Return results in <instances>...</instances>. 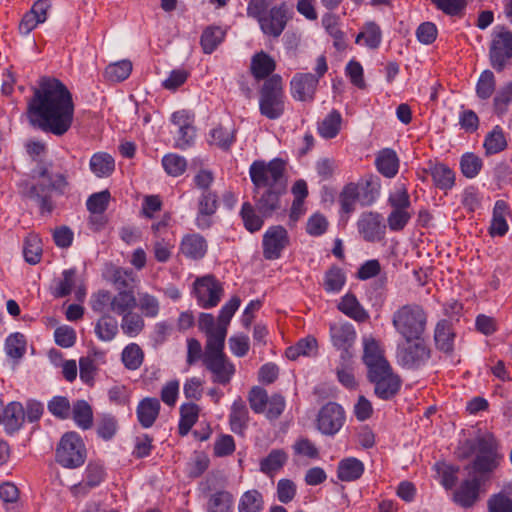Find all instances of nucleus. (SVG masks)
<instances>
[{
	"label": "nucleus",
	"instance_id": "61",
	"mask_svg": "<svg viewBox=\"0 0 512 512\" xmlns=\"http://www.w3.org/2000/svg\"><path fill=\"white\" fill-rule=\"evenodd\" d=\"M90 307L94 312L103 315L112 312V293L108 290H99L92 294Z\"/></svg>",
	"mask_w": 512,
	"mask_h": 512
},
{
	"label": "nucleus",
	"instance_id": "60",
	"mask_svg": "<svg viewBox=\"0 0 512 512\" xmlns=\"http://www.w3.org/2000/svg\"><path fill=\"white\" fill-rule=\"evenodd\" d=\"M488 512H512V497L506 491L492 494L487 500Z\"/></svg>",
	"mask_w": 512,
	"mask_h": 512
},
{
	"label": "nucleus",
	"instance_id": "25",
	"mask_svg": "<svg viewBox=\"0 0 512 512\" xmlns=\"http://www.w3.org/2000/svg\"><path fill=\"white\" fill-rule=\"evenodd\" d=\"M207 495L206 512H234V495L226 489H218Z\"/></svg>",
	"mask_w": 512,
	"mask_h": 512
},
{
	"label": "nucleus",
	"instance_id": "3",
	"mask_svg": "<svg viewBox=\"0 0 512 512\" xmlns=\"http://www.w3.org/2000/svg\"><path fill=\"white\" fill-rule=\"evenodd\" d=\"M67 186L68 181L64 174L59 173L53 177L43 163L32 170L29 178L17 184L20 196L34 201L39 206L41 214L51 213L54 210L52 194L63 195Z\"/></svg>",
	"mask_w": 512,
	"mask_h": 512
},
{
	"label": "nucleus",
	"instance_id": "21",
	"mask_svg": "<svg viewBox=\"0 0 512 512\" xmlns=\"http://www.w3.org/2000/svg\"><path fill=\"white\" fill-rule=\"evenodd\" d=\"M217 209V194L213 191L202 192L198 200V214L196 217L197 227L202 230L211 227V217L216 213Z\"/></svg>",
	"mask_w": 512,
	"mask_h": 512
},
{
	"label": "nucleus",
	"instance_id": "30",
	"mask_svg": "<svg viewBox=\"0 0 512 512\" xmlns=\"http://www.w3.org/2000/svg\"><path fill=\"white\" fill-rule=\"evenodd\" d=\"M321 23L325 31L333 38L334 47L339 50H345V33L340 28L339 16L333 13H325L322 16Z\"/></svg>",
	"mask_w": 512,
	"mask_h": 512
},
{
	"label": "nucleus",
	"instance_id": "34",
	"mask_svg": "<svg viewBox=\"0 0 512 512\" xmlns=\"http://www.w3.org/2000/svg\"><path fill=\"white\" fill-rule=\"evenodd\" d=\"M376 167L384 177L393 178L399 170V158L396 152L386 148L381 150L376 157Z\"/></svg>",
	"mask_w": 512,
	"mask_h": 512
},
{
	"label": "nucleus",
	"instance_id": "6",
	"mask_svg": "<svg viewBox=\"0 0 512 512\" xmlns=\"http://www.w3.org/2000/svg\"><path fill=\"white\" fill-rule=\"evenodd\" d=\"M285 92L282 77L272 75L263 83L259 96L261 115L270 120L280 118L285 112Z\"/></svg>",
	"mask_w": 512,
	"mask_h": 512
},
{
	"label": "nucleus",
	"instance_id": "49",
	"mask_svg": "<svg viewBox=\"0 0 512 512\" xmlns=\"http://www.w3.org/2000/svg\"><path fill=\"white\" fill-rule=\"evenodd\" d=\"M95 333L102 341H111L118 334V322L109 314L102 315L96 323Z\"/></svg>",
	"mask_w": 512,
	"mask_h": 512
},
{
	"label": "nucleus",
	"instance_id": "1",
	"mask_svg": "<svg viewBox=\"0 0 512 512\" xmlns=\"http://www.w3.org/2000/svg\"><path fill=\"white\" fill-rule=\"evenodd\" d=\"M33 123L48 133L64 135L74 118V102L71 92L58 79L43 77L34 89L28 104Z\"/></svg>",
	"mask_w": 512,
	"mask_h": 512
},
{
	"label": "nucleus",
	"instance_id": "38",
	"mask_svg": "<svg viewBox=\"0 0 512 512\" xmlns=\"http://www.w3.org/2000/svg\"><path fill=\"white\" fill-rule=\"evenodd\" d=\"M355 42L357 44H361L363 42V45L370 49H377L381 42H382V31L380 26L373 22H366L362 28L359 34L356 36Z\"/></svg>",
	"mask_w": 512,
	"mask_h": 512
},
{
	"label": "nucleus",
	"instance_id": "57",
	"mask_svg": "<svg viewBox=\"0 0 512 512\" xmlns=\"http://www.w3.org/2000/svg\"><path fill=\"white\" fill-rule=\"evenodd\" d=\"M240 216L244 227L251 233L259 231L263 226L264 221L262 217L256 213L255 208L249 202L243 203Z\"/></svg>",
	"mask_w": 512,
	"mask_h": 512
},
{
	"label": "nucleus",
	"instance_id": "22",
	"mask_svg": "<svg viewBox=\"0 0 512 512\" xmlns=\"http://www.w3.org/2000/svg\"><path fill=\"white\" fill-rule=\"evenodd\" d=\"M424 173L429 174L436 188L448 191L455 186V172L446 164L429 161Z\"/></svg>",
	"mask_w": 512,
	"mask_h": 512
},
{
	"label": "nucleus",
	"instance_id": "64",
	"mask_svg": "<svg viewBox=\"0 0 512 512\" xmlns=\"http://www.w3.org/2000/svg\"><path fill=\"white\" fill-rule=\"evenodd\" d=\"M0 498L6 506L7 512H18L14 507L19 499V490L16 485L10 482L1 484Z\"/></svg>",
	"mask_w": 512,
	"mask_h": 512
},
{
	"label": "nucleus",
	"instance_id": "32",
	"mask_svg": "<svg viewBox=\"0 0 512 512\" xmlns=\"http://www.w3.org/2000/svg\"><path fill=\"white\" fill-rule=\"evenodd\" d=\"M455 333L452 325L447 320H441L436 324L434 331L435 345L444 353H452Z\"/></svg>",
	"mask_w": 512,
	"mask_h": 512
},
{
	"label": "nucleus",
	"instance_id": "45",
	"mask_svg": "<svg viewBox=\"0 0 512 512\" xmlns=\"http://www.w3.org/2000/svg\"><path fill=\"white\" fill-rule=\"evenodd\" d=\"M346 283V276L339 266H331L324 274L323 287L328 293H338Z\"/></svg>",
	"mask_w": 512,
	"mask_h": 512
},
{
	"label": "nucleus",
	"instance_id": "37",
	"mask_svg": "<svg viewBox=\"0 0 512 512\" xmlns=\"http://www.w3.org/2000/svg\"><path fill=\"white\" fill-rule=\"evenodd\" d=\"M342 115L341 113L333 109L331 110L324 119L318 123V133L324 139H333L335 138L342 127Z\"/></svg>",
	"mask_w": 512,
	"mask_h": 512
},
{
	"label": "nucleus",
	"instance_id": "39",
	"mask_svg": "<svg viewBox=\"0 0 512 512\" xmlns=\"http://www.w3.org/2000/svg\"><path fill=\"white\" fill-rule=\"evenodd\" d=\"M275 68L274 59L264 51L256 53L251 59V72L257 80L265 79Z\"/></svg>",
	"mask_w": 512,
	"mask_h": 512
},
{
	"label": "nucleus",
	"instance_id": "23",
	"mask_svg": "<svg viewBox=\"0 0 512 512\" xmlns=\"http://www.w3.org/2000/svg\"><path fill=\"white\" fill-rule=\"evenodd\" d=\"M207 249L206 239L198 233L184 235L179 245L180 253L192 260L202 259L206 255Z\"/></svg>",
	"mask_w": 512,
	"mask_h": 512
},
{
	"label": "nucleus",
	"instance_id": "63",
	"mask_svg": "<svg viewBox=\"0 0 512 512\" xmlns=\"http://www.w3.org/2000/svg\"><path fill=\"white\" fill-rule=\"evenodd\" d=\"M175 247L174 240L170 238L155 239L153 243V253L155 259L160 263H166L170 260L173 249Z\"/></svg>",
	"mask_w": 512,
	"mask_h": 512
},
{
	"label": "nucleus",
	"instance_id": "13",
	"mask_svg": "<svg viewBox=\"0 0 512 512\" xmlns=\"http://www.w3.org/2000/svg\"><path fill=\"white\" fill-rule=\"evenodd\" d=\"M198 328L206 336L204 357L224 354L225 339L227 335L226 327L216 325L212 314L201 313L198 319Z\"/></svg>",
	"mask_w": 512,
	"mask_h": 512
},
{
	"label": "nucleus",
	"instance_id": "62",
	"mask_svg": "<svg viewBox=\"0 0 512 512\" xmlns=\"http://www.w3.org/2000/svg\"><path fill=\"white\" fill-rule=\"evenodd\" d=\"M496 81L493 72L485 70L481 73L476 85L477 96L481 99H488L495 91Z\"/></svg>",
	"mask_w": 512,
	"mask_h": 512
},
{
	"label": "nucleus",
	"instance_id": "36",
	"mask_svg": "<svg viewBox=\"0 0 512 512\" xmlns=\"http://www.w3.org/2000/svg\"><path fill=\"white\" fill-rule=\"evenodd\" d=\"M509 205L504 200H497L493 208V217L490 226L492 236H504L508 231L506 217L509 215Z\"/></svg>",
	"mask_w": 512,
	"mask_h": 512
},
{
	"label": "nucleus",
	"instance_id": "55",
	"mask_svg": "<svg viewBox=\"0 0 512 512\" xmlns=\"http://www.w3.org/2000/svg\"><path fill=\"white\" fill-rule=\"evenodd\" d=\"M507 146L506 138L501 127L496 126L488 133L484 141V148L487 155L503 151Z\"/></svg>",
	"mask_w": 512,
	"mask_h": 512
},
{
	"label": "nucleus",
	"instance_id": "43",
	"mask_svg": "<svg viewBox=\"0 0 512 512\" xmlns=\"http://www.w3.org/2000/svg\"><path fill=\"white\" fill-rule=\"evenodd\" d=\"M288 455L282 449H273L260 461V471L266 475L272 476L279 471L287 462Z\"/></svg>",
	"mask_w": 512,
	"mask_h": 512
},
{
	"label": "nucleus",
	"instance_id": "44",
	"mask_svg": "<svg viewBox=\"0 0 512 512\" xmlns=\"http://www.w3.org/2000/svg\"><path fill=\"white\" fill-rule=\"evenodd\" d=\"M264 498L260 491L251 489L245 491L238 502V512H262Z\"/></svg>",
	"mask_w": 512,
	"mask_h": 512
},
{
	"label": "nucleus",
	"instance_id": "20",
	"mask_svg": "<svg viewBox=\"0 0 512 512\" xmlns=\"http://www.w3.org/2000/svg\"><path fill=\"white\" fill-rule=\"evenodd\" d=\"M482 481L478 476L469 474L455 489L453 501L462 508L473 507L479 501Z\"/></svg>",
	"mask_w": 512,
	"mask_h": 512
},
{
	"label": "nucleus",
	"instance_id": "40",
	"mask_svg": "<svg viewBox=\"0 0 512 512\" xmlns=\"http://www.w3.org/2000/svg\"><path fill=\"white\" fill-rule=\"evenodd\" d=\"M89 166L97 177H109L115 170V160L109 153L97 152L92 155Z\"/></svg>",
	"mask_w": 512,
	"mask_h": 512
},
{
	"label": "nucleus",
	"instance_id": "48",
	"mask_svg": "<svg viewBox=\"0 0 512 512\" xmlns=\"http://www.w3.org/2000/svg\"><path fill=\"white\" fill-rule=\"evenodd\" d=\"M120 327L126 336L135 338L144 330L145 321L142 315L131 311L122 316Z\"/></svg>",
	"mask_w": 512,
	"mask_h": 512
},
{
	"label": "nucleus",
	"instance_id": "35",
	"mask_svg": "<svg viewBox=\"0 0 512 512\" xmlns=\"http://www.w3.org/2000/svg\"><path fill=\"white\" fill-rule=\"evenodd\" d=\"M363 473V462L354 457L342 459L337 467V476L344 482L356 481L363 475Z\"/></svg>",
	"mask_w": 512,
	"mask_h": 512
},
{
	"label": "nucleus",
	"instance_id": "26",
	"mask_svg": "<svg viewBox=\"0 0 512 512\" xmlns=\"http://www.w3.org/2000/svg\"><path fill=\"white\" fill-rule=\"evenodd\" d=\"M363 362L367 366V371L390 364L384 356V350L380 343L374 338H368L364 341Z\"/></svg>",
	"mask_w": 512,
	"mask_h": 512
},
{
	"label": "nucleus",
	"instance_id": "17",
	"mask_svg": "<svg viewBox=\"0 0 512 512\" xmlns=\"http://www.w3.org/2000/svg\"><path fill=\"white\" fill-rule=\"evenodd\" d=\"M357 228L359 234L367 242L381 241L386 232V225L383 223L382 215L371 211L360 215Z\"/></svg>",
	"mask_w": 512,
	"mask_h": 512
},
{
	"label": "nucleus",
	"instance_id": "27",
	"mask_svg": "<svg viewBox=\"0 0 512 512\" xmlns=\"http://www.w3.org/2000/svg\"><path fill=\"white\" fill-rule=\"evenodd\" d=\"M159 412V400L151 397L141 400L136 409L137 419L143 428H150L153 426L158 418Z\"/></svg>",
	"mask_w": 512,
	"mask_h": 512
},
{
	"label": "nucleus",
	"instance_id": "52",
	"mask_svg": "<svg viewBox=\"0 0 512 512\" xmlns=\"http://www.w3.org/2000/svg\"><path fill=\"white\" fill-rule=\"evenodd\" d=\"M121 360L129 370H137L144 361V352L136 343L128 344L122 351Z\"/></svg>",
	"mask_w": 512,
	"mask_h": 512
},
{
	"label": "nucleus",
	"instance_id": "33",
	"mask_svg": "<svg viewBox=\"0 0 512 512\" xmlns=\"http://www.w3.org/2000/svg\"><path fill=\"white\" fill-rule=\"evenodd\" d=\"M249 421V412L245 402L239 398L231 406L229 424L231 430L236 434H243Z\"/></svg>",
	"mask_w": 512,
	"mask_h": 512
},
{
	"label": "nucleus",
	"instance_id": "10",
	"mask_svg": "<svg viewBox=\"0 0 512 512\" xmlns=\"http://www.w3.org/2000/svg\"><path fill=\"white\" fill-rule=\"evenodd\" d=\"M86 459L85 445L76 432L65 433L56 449V461L65 468H77Z\"/></svg>",
	"mask_w": 512,
	"mask_h": 512
},
{
	"label": "nucleus",
	"instance_id": "29",
	"mask_svg": "<svg viewBox=\"0 0 512 512\" xmlns=\"http://www.w3.org/2000/svg\"><path fill=\"white\" fill-rule=\"evenodd\" d=\"M337 308L343 314L359 323L366 322L370 317L369 313L364 309V307L357 300L356 296L352 293H347L344 295L338 303Z\"/></svg>",
	"mask_w": 512,
	"mask_h": 512
},
{
	"label": "nucleus",
	"instance_id": "16",
	"mask_svg": "<svg viewBox=\"0 0 512 512\" xmlns=\"http://www.w3.org/2000/svg\"><path fill=\"white\" fill-rule=\"evenodd\" d=\"M344 422L343 408L337 403L329 402L318 413L317 428L322 434L333 436L342 428Z\"/></svg>",
	"mask_w": 512,
	"mask_h": 512
},
{
	"label": "nucleus",
	"instance_id": "7",
	"mask_svg": "<svg viewBox=\"0 0 512 512\" xmlns=\"http://www.w3.org/2000/svg\"><path fill=\"white\" fill-rule=\"evenodd\" d=\"M328 70L327 60L324 55H320L316 60L315 72L296 73L290 81L291 96L301 102H312L318 89L319 80Z\"/></svg>",
	"mask_w": 512,
	"mask_h": 512
},
{
	"label": "nucleus",
	"instance_id": "58",
	"mask_svg": "<svg viewBox=\"0 0 512 512\" xmlns=\"http://www.w3.org/2000/svg\"><path fill=\"white\" fill-rule=\"evenodd\" d=\"M132 71V63L129 60H122L110 64L105 69V77L112 82H121L129 77Z\"/></svg>",
	"mask_w": 512,
	"mask_h": 512
},
{
	"label": "nucleus",
	"instance_id": "5",
	"mask_svg": "<svg viewBox=\"0 0 512 512\" xmlns=\"http://www.w3.org/2000/svg\"><path fill=\"white\" fill-rule=\"evenodd\" d=\"M424 337L403 339L397 344L395 357L400 367L416 371L427 365L432 357V350Z\"/></svg>",
	"mask_w": 512,
	"mask_h": 512
},
{
	"label": "nucleus",
	"instance_id": "8",
	"mask_svg": "<svg viewBox=\"0 0 512 512\" xmlns=\"http://www.w3.org/2000/svg\"><path fill=\"white\" fill-rule=\"evenodd\" d=\"M475 459L466 469H471V475L478 476L481 480L493 472L499 464L497 445L492 437L479 438L475 445Z\"/></svg>",
	"mask_w": 512,
	"mask_h": 512
},
{
	"label": "nucleus",
	"instance_id": "2",
	"mask_svg": "<svg viewBox=\"0 0 512 512\" xmlns=\"http://www.w3.org/2000/svg\"><path fill=\"white\" fill-rule=\"evenodd\" d=\"M287 163L281 158L269 162L254 161L249 168V175L254 185L256 207L263 217L269 216L279 208L280 196L287 187Z\"/></svg>",
	"mask_w": 512,
	"mask_h": 512
},
{
	"label": "nucleus",
	"instance_id": "12",
	"mask_svg": "<svg viewBox=\"0 0 512 512\" xmlns=\"http://www.w3.org/2000/svg\"><path fill=\"white\" fill-rule=\"evenodd\" d=\"M491 66L501 72L512 63V32L506 27H497L489 48Z\"/></svg>",
	"mask_w": 512,
	"mask_h": 512
},
{
	"label": "nucleus",
	"instance_id": "15",
	"mask_svg": "<svg viewBox=\"0 0 512 512\" xmlns=\"http://www.w3.org/2000/svg\"><path fill=\"white\" fill-rule=\"evenodd\" d=\"M193 293L197 303L204 309L216 307L221 301L224 289L214 275L198 277L193 285Z\"/></svg>",
	"mask_w": 512,
	"mask_h": 512
},
{
	"label": "nucleus",
	"instance_id": "18",
	"mask_svg": "<svg viewBox=\"0 0 512 512\" xmlns=\"http://www.w3.org/2000/svg\"><path fill=\"white\" fill-rule=\"evenodd\" d=\"M289 244L287 230L282 226L270 227L263 236V256L267 260H275L281 256Z\"/></svg>",
	"mask_w": 512,
	"mask_h": 512
},
{
	"label": "nucleus",
	"instance_id": "51",
	"mask_svg": "<svg viewBox=\"0 0 512 512\" xmlns=\"http://www.w3.org/2000/svg\"><path fill=\"white\" fill-rule=\"evenodd\" d=\"M110 280L118 291L134 290L136 275L131 269L117 267Z\"/></svg>",
	"mask_w": 512,
	"mask_h": 512
},
{
	"label": "nucleus",
	"instance_id": "42",
	"mask_svg": "<svg viewBox=\"0 0 512 512\" xmlns=\"http://www.w3.org/2000/svg\"><path fill=\"white\" fill-rule=\"evenodd\" d=\"M137 306L134 290L118 291L112 294V313L123 316Z\"/></svg>",
	"mask_w": 512,
	"mask_h": 512
},
{
	"label": "nucleus",
	"instance_id": "54",
	"mask_svg": "<svg viewBox=\"0 0 512 512\" xmlns=\"http://www.w3.org/2000/svg\"><path fill=\"white\" fill-rule=\"evenodd\" d=\"M23 255L29 264L35 265L42 257V242L35 234H29L24 241Z\"/></svg>",
	"mask_w": 512,
	"mask_h": 512
},
{
	"label": "nucleus",
	"instance_id": "56",
	"mask_svg": "<svg viewBox=\"0 0 512 512\" xmlns=\"http://www.w3.org/2000/svg\"><path fill=\"white\" fill-rule=\"evenodd\" d=\"M162 166L169 176L179 177L186 171L187 161L176 153H168L162 158Z\"/></svg>",
	"mask_w": 512,
	"mask_h": 512
},
{
	"label": "nucleus",
	"instance_id": "47",
	"mask_svg": "<svg viewBox=\"0 0 512 512\" xmlns=\"http://www.w3.org/2000/svg\"><path fill=\"white\" fill-rule=\"evenodd\" d=\"M199 406L195 403L183 404L180 407L179 434L184 436L188 434L191 428L198 420Z\"/></svg>",
	"mask_w": 512,
	"mask_h": 512
},
{
	"label": "nucleus",
	"instance_id": "28",
	"mask_svg": "<svg viewBox=\"0 0 512 512\" xmlns=\"http://www.w3.org/2000/svg\"><path fill=\"white\" fill-rule=\"evenodd\" d=\"M24 420L25 411L22 404L19 402H11L4 409L1 424L4 425L8 433L12 434L22 427Z\"/></svg>",
	"mask_w": 512,
	"mask_h": 512
},
{
	"label": "nucleus",
	"instance_id": "59",
	"mask_svg": "<svg viewBox=\"0 0 512 512\" xmlns=\"http://www.w3.org/2000/svg\"><path fill=\"white\" fill-rule=\"evenodd\" d=\"M483 167L482 159L474 153H465L460 159V169L466 178H475Z\"/></svg>",
	"mask_w": 512,
	"mask_h": 512
},
{
	"label": "nucleus",
	"instance_id": "31",
	"mask_svg": "<svg viewBox=\"0 0 512 512\" xmlns=\"http://www.w3.org/2000/svg\"><path fill=\"white\" fill-rule=\"evenodd\" d=\"M370 181H365V183H349L347 184L339 196V202L341 205V210L350 214L355 210L356 203L360 197V191L364 188H368L370 186Z\"/></svg>",
	"mask_w": 512,
	"mask_h": 512
},
{
	"label": "nucleus",
	"instance_id": "46",
	"mask_svg": "<svg viewBox=\"0 0 512 512\" xmlns=\"http://www.w3.org/2000/svg\"><path fill=\"white\" fill-rule=\"evenodd\" d=\"M236 129L234 125H218L210 132V143L222 149H229L235 141Z\"/></svg>",
	"mask_w": 512,
	"mask_h": 512
},
{
	"label": "nucleus",
	"instance_id": "11",
	"mask_svg": "<svg viewBox=\"0 0 512 512\" xmlns=\"http://www.w3.org/2000/svg\"><path fill=\"white\" fill-rule=\"evenodd\" d=\"M367 378L374 386V394L381 400H391L400 391L402 380L392 366L386 365L367 371Z\"/></svg>",
	"mask_w": 512,
	"mask_h": 512
},
{
	"label": "nucleus",
	"instance_id": "19",
	"mask_svg": "<svg viewBox=\"0 0 512 512\" xmlns=\"http://www.w3.org/2000/svg\"><path fill=\"white\" fill-rule=\"evenodd\" d=\"M203 364L211 372L213 383L227 385L235 374V366L225 353L204 357Z\"/></svg>",
	"mask_w": 512,
	"mask_h": 512
},
{
	"label": "nucleus",
	"instance_id": "9",
	"mask_svg": "<svg viewBox=\"0 0 512 512\" xmlns=\"http://www.w3.org/2000/svg\"><path fill=\"white\" fill-rule=\"evenodd\" d=\"M387 202L391 207L387 217L389 229L394 232L402 231L412 217L410 195L405 185H400L390 193Z\"/></svg>",
	"mask_w": 512,
	"mask_h": 512
},
{
	"label": "nucleus",
	"instance_id": "53",
	"mask_svg": "<svg viewBox=\"0 0 512 512\" xmlns=\"http://www.w3.org/2000/svg\"><path fill=\"white\" fill-rule=\"evenodd\" d=\"M73 419L76 424L84 429H90L93 424V411L91 406L84 400H78L73 405Z\"/></svg>",
	"mask_w": 512,
	"mask_h": 512
},
{
	"label": "nucleus",
	"instance_id": "50",
	"mask_svg": "<svg viewBox=\"0 0 512 512\" xmlns=\"http://www.w3.org/2000/svg\"><path fill=\"white\" fill-rule=\"evenodd\" d=\"M225 31L218 26L207 27L201 35V46L203 52L211 54L217 46L224 40Z\"/></svg>",
	"mask_w": 512,
	"mask_h": 512
},
{
	"label": "nucleus",
	"instance_id": "24",
	"mask_svg": "<svg viewBox=\"0 0 512 512\" xmlns=\"http://www.w3.org/2000/svg\"><path fill=\"white\" fill-rule=\"evenodd\" d=\"M331 339L333 345L337 349L344 352L341 355L342 359L348 357V349L354 344L356 339V332L350 324H335L330 328Z\"/></svg>",
	"mask_w": 512,
	"mask_h": 512
},
{
	"label": "nucleus",
	"instance_id": "41",
	"mask_svg": "<svg viewBox=\"0 0 512 512\" xmlns=\"http://www.w3.org/2000/svg\"><path fill=\"white\" fill-rule=\"evenodd\" d=\"M317 352V340L312 336H307L300 339L295 345L288 347L285 355L290 360H296L300 356H315Z\"/></svg>",
	"mask_w": 512,
	"mask_h": 512
},
{
	"label": "nucleus",
	"instance_id": "4",
	"mask_svg": "<svg viewBox=\"0 0 512 512\" xmlns=\"http://www.w3.org/2000/svg\"><path fill=\"white\" fill-rule=\"evenodd\" d=\"M391 323L402 339H418L425 336L428 314L422 305L407 303L392 313Z\"/></svg>",
	"mask_w": 512,
	"mask_h": 512
},
{
	"label": "nucleus",
	"instance_id": "14",
	"mask_svg": "<svg viewBox=\"0 0 512 512\" xmlns=\"http://www.w3.org/2000/svg\"><path fill=\"white\" fill-rule=\"evenodd\" d=\"M293 15L292 7L283 1L268 10L265 17L260 19L259 27L265 36L277 39L292 20Z\"/></svg>",
	"mask_w": 512,
	"mask_h": 512
}]
</instances>
